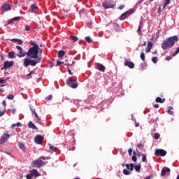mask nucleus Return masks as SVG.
<instances>
[{"label":"nucleus","instance_id":"obj_1","mask_svg":"<svg viewBox=\"0 0 179 179\" xmlns=\"http://www.w3.org/2000/svg\"><path fill=\"white\" fill-rule=\"evenodd\" d=\"M27 57L31 59L25 58L24 59L23 65L25 68H27L29 66H36L37 64L41 62L42 57L38 56L37 48H30L27 52Z\"/></svg>","mask_w":179,"mask_h":179},{"label":"nucleus","instance_id":"obj_2","mask_svg":"<svg viewBox=\"0 0 179 179\" xmlns=\"http://www.w3.org/2000/svg\"><path fill=\"white\" fill-rule=\"evenodd\" d=\"M177 41H178V36H177L168 38L162 43V50H169V48H172V47H174V44H176Z\"/></svg>","mask_w":179,"mask_h":179},{"label":"nucleus","instance_id":"obj_3","mask_svg":"<svg viewBox=\"0 0 179 179\" xmlns=\"http://www.w3.org/2000/svg\"><path fill=\"white\" fill-rule=\"evenodd\" d=\"M66 85L69 86V87H71V89H76L78 86V83H76L75 78H69L66 80Z\"/></svg>","mask_w":179,"mask_h":179},{"label":"nucleus","instance_id":"obj_4","mask_svg":"<svg viewBox=\"0 0 179 179\" xmlns=\"http://www.w3.org/2000/svg\"><path fill=\"white\" fill-rule=\"evenodd\" d=\"M104 9H110V8H114L115 6V2L113 0H106L102 4Z\"/></svg>","mask_w":179,"mask_h":179},{"label":"nucleus","instance_id":"obj_5","mask_svg":"<svg viewBox=\"0 0 179 179\" xmlns=\"http://www.w3.org/2000/svg\"><path fill=\"white\" fill-rule=\"evenodd\" d=\"M134 12H135V10H134V8H131V9L126 11L125 13H122L121 15V16L120 17V20H124V19H127V17H128V16L132 15V13H134Z\"/></svg>","mask_w":179,"mask_h":179},{"label":"nucleus","instance_id":"obj_6","mask_svg":"<svg viewBox=\"0 0 179 179\" xmlns=\"http://www.w3.org/2000/svg\"><path fill=\"white\" fill-rule=\"evenodd\" d=\"M45 160V157H41L40 159H36V161L33 162L32 166L33 167H41L43 166V160Z\"/></svg>","mask_w":179,"mask_h":179},{"label":"nucleus","instance_id":"obj_7","mask_svg":"<svg viewBox=\"0 0 179 179\" xmlns=\"http://www.w3.org/2000/svg\"><path fill=\"white\" fill-rule=\"evenodd\" d=\"M16 48L19 51V53L17 54V56L19 57V58H22V57H26V55H27V52L23 50V48H22V47L17 45Z\"/></svg>","mask_w":179,"mask_h":179},{"label":"nucleus","instance_id":"obj_8","mask_svg":"<svg viewBox=\"0 0 179 179\" xmlns=\"http://www.w3.org/2000/svg\"><path fill=\"white\" fill-rule=\"evenodd\" d=\"M13 64H15V62L13 61H6L3 63V66L1 68V71H6L8 68H12V66H13Z\"/></svg>","mask_w":179,"mask_h":179},{"label":"nucleus","instance_id":"obj_9","mask_svg":"<svg viewBox=\"0 0 179 179\" xmlns=\"http://www.w3.org/2000/svg\"><path fill=\"white\" fill-rule=\"evenodd\" d=\"M155 155V156L164 157L167 155V152L163 149H156Z\"/></svg>","mask_w":179,"mask_h":179},{"label":"nucleus","instance_id":"obj_10","mask_svg":"<svg viewBox=\"0 0 179 179\" xmlns=\"http://www.w3.org/2000/svg\"><path fill=\"white\" fill-rule=\"evenodd\" d=\"M44 139V137L41 135H36L34 141L36 145H41V143L43 142V140Z\"/></svg>","mask_w":179,"mask_h":179},{"label":"nucleus","instance_id":"obj_11","mask_svg":"<svg viewBox=\"0 0 179 179\" xmlns=\"http://www.w3.org/2000/svg\"><path fill=\"white\" fill-rule=\"evenodd\" d=\"M9 138H10L9 134L3 135L0 140V145H3V143H5V142H6Z\"/></svg>","mask_w":179,"mask_h":179},{"label":"nucleus","instance_id":"obj_12","mask_svg":"<svg viewBox=\"0 0 179 179\" xmlns=\"http://www.w3.org/2000/svg\"><path fill=\"white\" fill-rule=\"evenodd\" d=\"M125 66H128V68H130V69H134L135 68V64L132 62H129L128 60L124 62Z\"/></svg>","mask_w":179,"mask_h":179},{"label":"nucleus","instance_id":"obj_13","mask_svg":"<svg viewBox=\"0 0 179 179\" xmlns=\"http://www.w3.org/2000/svg\"><path fill=\"white\" fill-rule=\"evenodd\" d=\"M96 68L101 72H104L106 71V66H104V65L99 64V63H97L96 64Z\"/></svg>","mask_w":179,"mask_h":179},{"label":"nucleus","instance_id":"obj_14","mask_svg":"<svg viewBox=\"0 0 179 179\" xmlns=\"http://www.w3.org/2000/svg\"><path fill=\"white\" fill-rule=\"evenodd\" d=\"M170 169L167 167H164L161 171V177H164L167 173H170Z\"/></svg>","mask_w":179,"mask_h":179},{"label":"nucleus","instance_id":"obj_15","mask_svg":"<svg viewBox=\"0 0 179 179\" xmlns=\"http://www.w3.org/2000/svg\"><path fill=\"white\" fill-rule=\"evenodd\" d=\"M152 47H153V43L150 41L148 43V45L145 48V52L148 54V52H150V50H152Z\"/></svg>","mask_w":179,"mask_h":179},{"label":"nucleus","instance_id":"obj_16","mask_svg":"<svg viewBox=\"0 0 179 179\" xmlns=\"http://www.w3.org/2000/svg\"><path fill=\"white\" fill-rule=\"evenodd\" d=\"M134 167H135V165L132 163L126 164V169L127 170H129L130 171H134Z\"/></svg>","mask_w":179,"mask_h":179},{"label":"nucleus","instance_id":"obj_17","mask_svg":"<svg viewBox=\"0 0 179 179\" xmlns=\"http://www.w3.org/2000/svg\"><path fill=\"white\" fill-rule=\"evenodd\" d=\"M30 173H31L32 176L34 177H39L40 173H38V171L36 169H32L31 171H30Z\"/></svg>","mask_w":179,"mask_h":179},{"label":"nucleus","instance_id":"obj_18","mask_svg":"<svg viewBox=\"0 0 179 179\" xmlns=\"http://www.w3.org/2000/svg\"><path fill=\"white\" fill-rule=\"evenodd\" d=\"M3 10H10V6L8 3H6L1 6Z\"/></svg>","mask_w":179,"mask_h":179},{"label":"nucleus","instance_id":"obj_19","mask_svg":"<svg viewBox=\"0 0 179 179\" xmlns=\"http://www.w3.org/2000/svg\"><path fill=\"white\" fill-rule=\"evenodd\" d=\"M28 127L29 128H32V129H36V130L38 129V128H37L36 124H34V123H33L32 122H29Z\"/></svg>","mask_w":179,"mask_h":179},{"label":"nucleus","instance_id":"obj_20","mask_svg":"<svg viewBox=\"0 0 179 179\" xmlns=\"http://www.w3.org/2000/svg\"><path fill=\"white\" fill-rule=\"evenodd\" d=\"M29 44H31V45H33L32 47H31V48H37L38 45L36 44V41H30Z\"/></svg>","mask_w":179,"mask_h":179},{"label":"nucleus","instance_id":"obj_21","mask_svg":"<svg viewBox=\"0 0 179 179\" xmlns=\"http://www.w3.org/2000/svg\"><path fill=\"white\" fill-rule=\"evenodd\" d=\"M8 58H10V59L16 58V55L15 54V52H8Z\"/></svg>","mask_w":179,"mask_h":179},{"label":"nucleus","instance_id":"obj_22","mask_svg":"<svg viewBox=\"0 0 179 179\" xmlns=\"http://www.w3.org/2000/svg\"><path fill=\"white\" fill-rule=\"evenodd\" d=\"M155 101L157 103H164V101H166V99H162V98L158 96V97L156 98Z\"/></svg>","mask_w":179,"mask_h":179},{"label":"nucleus","instance_id":"obj_23","mask_svg":"<svg viewBox=\"0 0 179 179\" xmlns=\"http://www.w3.org/2000/svg\"><path fill=\"white\" fill-rule=\"evenodd\" d=\"M11 41H13V43H15V41H17L19 45H22V44H23V41L21 39H17V38H13L11 40Z\"/></svg>","mask_w":179,"mask_h":179},{"label":"nucleus","instance_id":"obj_24","mask_svg":"<svg viewBox=\"0 0 179 179\" xmlns=\"http://www.w3.org/2000/svg\"><path fill=\"white\" fill-rule=\"evenodd\" d=\"M65 56V52L64 50H59L58 52L59 58H63Z\"/></svg>","mask_w":179,"mask_h":179},{"label":"nucleus","instance_id":"obj_25","mask_svg":"<svg viewBox=\"0 0 179 179\" xmlns=\"http://www.w3.org/2000/svg\"><path fill=\"white\" fill-rule=\"evenodd\" d=\"M141 164H138V165L134 166V169L136 171H137V173H139V171H141Z\"/></svg>","mask_w":179,"mask_h":179},{"label":"nucleus","instance_id":"obj_26","mask_svg":"<svg viewBox=\"0 0 179 179\" xmlns=\"http://www.w3.org/2000/svg\"><path fill=\"white\" fill-rule=\"evenodd\" d=\"M70 37L73 43H76V41H78V38L76 36L71 35Z\"/></svg>","mask_w":179,"mask_h":179},{"label":"nucleus","instance_id":"obj_27","mask_svg":"<svg viewBox=\"0 0 179 179\" xmlns=\"http://www.w3.org/2000/svg\"><path fill=\"white\" fill-rule=\"evenodd\" d=\"M36 9H37V7L36 6V5L34 4H31V7H30V10L31 12H34V10H36Z\"/></svg>","mask_w":179,"mask_h":179},{"label":"nucleus","instance_id":"obj_28","mask_svg":"<svg viewBox=\"0 0 179 179\" xmlns=\"http://www.w3.org/2000/svg\"><path fill=\"white\" fill-rule=\"evenodd\" d=\"M18 148H20L22 150H24V144L22 143H19Z\"/></svg>","mask_w":179,"mask_h":179},{"label":"nucleus","instance_id":"obj_29","mask_svg":"<svg viewBox=\"0 0 179 179\" xmlns=\"http://www.w3.org/2000/svg\"><path fill=\"white\" fill-rule=\"evenodd\" d=\"M123 174H124V176H129V174H131V172L127 169H124Z\"/></svg>","mask_w":179,"mask_h":179},{"label":"nucleus","instance_id":"obj_30","mask_svg":"<svg viewBox=\"0 0 179 179\" xmlns=\"http://www.w3.org/2000/svg\"><path fill=\"white\" fill-rule=\"evenodd\" d=\"M6 97L8 100H13V99H15V96L13 94H8Z\"/></svg>","mask_w":179,"mask_h":179},{"label":"nucleus","instance_id":"obj_31","mask_svg":"<svg viewBox=\"0 0 179 179\" xmlns=\"http://www.w3.org/2000/svg\"><path fill=\"white\" fill-rule=\"evenodd\" d=\"M49 146H50V150H52V152H57V148H55L52 145H50V144H49Z\"/></svg>","mask_w":179,"mask_h":179},{"label":"nucleus","instance_id":"obj_32","mask_svg":"<svg viewBox=\"0 0 179 179\" xmlns=\"http://www.w3.org/2000/svg\"><path fill=\"white\" fill-rule=\"evenodd\" d=\"M36 50H37L38 55V54H43V50L40 48V46H38V48H36Z\"/></svg>","mask_w":179,"mask_h":179},{"label":"nucleus","instance_id":"obj_33","mask_svg":"<svg viewBox=\"0 0 179 179\" xmlns=\"http://www.w3.org/2000/svg\"><path fill=\"white\" fill-rule=\"evenodd\" d=\"M141 160H142V162H143V163H145V162H146V155H145V154H143L142 155V159H141Z\"/></svg>","mask_w":179,"mask_h":179},{"label":"nucleus","instance_id":"obj_34","mask_svg":"<svg viewBox=\"0 0 179 179\" xmlns=\"http://www.w3.org/2000/svg\"><path fill=\"white\" fill-rule=\"evenodd\" d=\"M85 40H86V41H87V43H92V41H93L92 40V38H90V36H86Z\"/></svg>","mask_w":179,"mask_h":179},{"label":"nucleus","instance_id":"obj_35","mask_svg":"<svg viewBox=\"0 0 179 179\" xmlns=\"http://www.w3.org/2000/svg\"><path fill=\"white\" fill-rule=\"evenodd\" d=\"M170 2H171V0H165V3H164L163 8H165V7L167 6V5H169V4H170Z\"/></svg>","mask_w":179,"mask_h":179},{"label":"nucleus","instance_id":"obj_36","mask_svg":"<svg viewBox=\"0 0 179 179\" xmlns=\"http://www.w3.org/2000/svg\"><path fill=\"white\" fill-rule=\"evenodd\" d=\"M179 53V47L176 49V50L173 52V54L172 55L173 57H176V55H177V54Z\"/></svg>","mask_w":179,"mask_h":179},{"label":"nucleus","instance_id":"obj_37","mask_svg":"<svg viewBox=\"0 0 179 179\" xmlns=\"http://www.w3.org/2000/svg\"><path fill=\"white\" fill-rule=\"evenodd\" d=\"M140 57L141 58L142 61L145 62V53L141 52Z\"/></svg>","mask_w":179,"mask_h":179},{"label":"nucleus","instance_id":"obj_38","mask_svg":"<svg viewBox=\"0 0 179 179\" xmlns=\"http://www.w3.org/2000/svg\"><path fill=\"white\" fill-rule=\"evenodd\" d=\"M154 138L156 140L159 139V138H160V134H159L157 133H155V135H154Z\"/></svg>","mask_w":179,"mask_h":179},{"label":"nucleus","instance_id":"obj_39","mask_svg":"<svg viewBox=\"0 0 179 179\" xmlns=\"http://www.w3.org/2000/svg\"><path fill=\"white\" fill-rule=\"evenodd\" d=\"M152 62H153L154 64H157V57H153L152 58Z\"/></svg>","mask_w":179,"mask_h":179},{"label":"nucleus","instance_id":"obj_40","mask_svg":"<svg viewBox=\"0 0 179 179\" xmlns=\"http://www.w3.org/2000/svg\"><path fill=\"white\" fill-rule=\"evenodd\" d=\"M26 178L27 179H32L33 176H32L31 173H30L29 174H27L26 176Z\"/></svg>","mask_w":179,"mask_h":179},{"label":"nucleus","instance_id":"obj_41","mask_svg":"<svg viewBox=\"0 0 179 179\" xmlns=\"http://www.w3.org/2000/svg\"><path fill=\"white\" fill-rule=\"evenodd\" d=\"M26 31H30V27L29 25H24Z\"/></svg>","mask_w":179,"mask_h":179},{"label":"nucleus","instance_id":"obj_42","mask_svg":"<svg viewBox=\"0 0 179 179\" xmlns=\"http://www.w3.org/2000/svg\"><path fill=\"white\" fill-rule=\"evenodd\" d=\"M137 31L139 36H142V31H141V26L138 27Z\"/></svg>","mask_w":179,"mask_h":179},{"label":"nucleus","instance_id":"obj_43","mask_svg":"<svg viewBox=\"0 0 179 179\" xmlns=\"http://www.w3.org/2000/svg\"><path fill=\"white\" fill-rule=\"evenodd\" d=\"M124 8H125V5L122 4L118 7V9H120V10H122Z\"/></svg>","mask_w":179,"mask_h":179},{"label":"nucleus","instance_id":"obj_44","mask_svg":"<svg viewBox=\"0 0 179 179\" xmlns=\"http://www.w3.org/2000/svg\"><path fill=\"white\" fill-rule=\"evenodd\" d=\"M52 95H49L48 96H47L45 98V100L48 101V100H52Z\"/></svg>","mask_w":179,"mask_h":179},{"label":"nucleus","instance_id":"obj_45","mask_svg":"<svg viewBox=\"0 0 179 179\" xmlns=\"http://www.w3.org/2000/svg\"><path fill=\"white\" fill-rule=\"evenodd\" d=\"M168 114H169L170 115H173V114H174V112H173V110L169 109L167 111Z\"/></svg>","mask_w":179,"mask_h":179},{"label":"nucleus","instance_id":"obj_46","mask_svg":"<svg viewBox=\"0 0 179 179\" xmlns=\"http://www.w3.org/2000/svg\"><path fill=\"white\" fill-rule=\"evenodd\" d=\"M131 160L133 162H136V160H138V159L136 158V156L134 155L132 157H131Z\"/></svg>","mask_w":179,"mask_h":179},{"label":"nucleus","instance_id":"obj_47","mask_svg":"<svg viewBox=\"0 0 179 179\" xmlns=\"http://www.w3.org/2000/svg\"><path fill=\"white\" fill-rule=\"evenodd\" d=\"M0 83H1V85L6 83V80L0 79Z\"/></svg>","mask_w":179,"mask_h":179},{"label":"nucleus","instance_id":"obj_48","mask_svg":"<svg viewBox=\"0 0 179 179\" xmlns=\"http://www.w3.org/2000/svg\"><path fill=\"white\" fill-rule=\"evenodd\" d=\"M19 19H20V17H13V20L14 22H16V21L19 20Z\"/></svg>","mask_w":179,"mask_h":179},{"label":"nucleus","instance_id":"obj_49","mask_svg":"<svg viewBox=\"0 0 179 179\" xmlns=\"http://www.w3.org/2000/svg\"><path fill=\"white\" fill-rule=\"evenodd\" d=\"M30 109H31V111L32 114H34V115L35 114H37V113H36V110H34V109L31 108H30Z\"/></svg>","mask_w":179,"mask_h":179},{"label":"nucleus","instance_id":"obj_50","mask_svg":"<svg viewBox=\"0 0 179 179\" xmlns=\"http://www.w3.org/2000/svg\"><path fill=\"white\" fill-rule=\"evenodd\" d=\"M61 64H64V62H61V61H57V66H59V65H61Z\"/></svg>","mask_w":179,"mask_h":179},{"label":"nucleus","instance_id":"obj_51","mask_svg":"<svg viewBox=\"0 0 179 179\" xmlns=\"http://www.w3.org/2000/svg\"><path fill=\"white\" fill-rule=\"evenodd\" d=\"M128 152H129V156H131L132 155V149L131 148L129 149Z\"/></svg>","mask_w":179,"mask_h":179},{"label":"nucleus","instance_id":"obj_52","mask_svg":"<svg viewBox=\"0 0 179 179\" xmlns=\"http://www.w3.org/2000/svg\"><path fill=\"white\" fill-rule=\"evenodd\" d=\"M16 127H17L16 124H13L11 125L12 129H15V128H16Z\"/></svg>","mask_w":179,"mask_h":179},{"label":"nucleus","instance_id":"obj_53","mask_svg":"<svg viewBox=\"0 0 179 179\" xmlns=\"http://www.w3.org/2000/svg\"><path fill=\"white\" fill-rule=\"evenodd\" d=\"M67 69H68V72H69V75H73L72 71H71V69L68 68Z\"/></svg>","mask_w":179,"mask_h":179},{"label":"nucleus","instance_id":"obj_54","mask_svg":"<svg viewBox=\"0 0 179 179\" xmlns=\"http://www.w3.org/2000/svg\"><path fill=\"white\" fill-rule=\"evenodd\" d=\"M5 111H1L0 110V117H2V115H4Z\"/></svg>","mask_w":179,"mask_h":179},{"label":"nucleus","instance_id":"obj_55","mask_svg":"<svg viewBox=\"0 0 179 179\" xmlns=\"http://www.w3.org/2000/svg\"><path fill=\"white\" fill-rule=\"evenodd\" d=\"M2 104L3 107H6V101H3Z\"/></svg>","mask_w":179,"mask_h":179},{"label":"nucleus","instance_id":"obj_56","mask_svg":"<svg viewBox=\"0 0 179 179\" xmlns=\"http://www.w3.org/2000/svg\"><path fill=\"white\" fill-rule=\"evenodd\" d=\"M13 19L8 21V24H12L13 23Z\"/></svg>","mask_w":179,"mask_h":179},{"label":"nucleus","instance_id":"obj_57","mask_svg":"<svg viewBox=\"0 0 179 179\" xmlns=\"http://www.w3.org/2000/svg\"><path fill=\"white\" fill-rule=\"evenodd\" d=\"M154 108H159V104H154Z\"/></svg>","mask_w":179,"mask_h":179},{"label":"nucleus","instance_id":"obj_58","mask_svg":"<svg viewBox=\"0 0 179 179\" xmlns=\"http://www.w3.org/2000/svg\"><path fill=\"white\" fill-rule=\"evenodd\" d=\"M138 148H139V149H141V148H143V145L140 143V144L138 145Z\"/></svg>","mask_w":179,"mask_h":179},{"label":"nucleus","instance_id":"obj_59","mask_svg":"<svg viewBox=\"0 0 179 179\" xmlns=\"http://www.w3.org/2000/svg\"><path fill=\"white\" fill-rule=\"evenodd\" d=\"M16 125H17V127H22V123L17 122V123L16 124Z\"/></svg>","mask_w":179,"mask_h":179},{"label":"nucleus","instance_id":"obj_60","mask_svg":"<svg viewBox=\"0 0 179 179\" xmlns=\"http://www.w3.org/2000/svg\"><path fill=\"white\" fill-rule=\"evenodd\" d=\"M75 64V62H72V63L71 64H68V65H71V66H72V65H74Z\"/></svg>","mask_w":179,"mask_h":179},{"label":"nucleus","instance_id":"obj_61","mask_svg":"<svg viewBox=\"0 0 179 179\" xmlns=\"http://www.w3.org/2000/svg\"><path fill=\"white\" fill-rule=\"evenodd\" d=\"M170 59H171V57H168L166 58V61H170Z\"/></svg>","mask_w":179,"mask_h":179},{"label":"nucleus","instance_id":"obj_62","mask_svg":"<svg viewBox=\"0 0 179 179\" xmlns=\"http://www.w3.org/2000/svg\"><path fill=\"white\" fill-rule=\"evenodd\" d=\"M141 45H143V47H145V45H146V41H144L143 44H141Z\"/></svg>","mask_w":179,"mask_h":179},{"label":"nucleus","instance_id":"obj_63","mask_svg":"<svg viewBox=\"0 0 179 179\" xmlns=\"http://www.w3.org/2000/svg\"><path fill=\"white\" fill-rule=\"evenodd\" d=\"M135 127H136V128H138V127H139V123H136V124H135Z\"/></svg>","mask_w":179,"mask_h":179},{"label":"nucleus","instance_id":"obj_64","mask_svg":"<svg viewBox=\"0 0 179 179\" xmlns=\"http://www.w3.org/2000/svg\"><path fill=\"white\" fill-rule=\"evenodd\" d=\"M34 115H35L36 118H37L38 120V115H37V113H35Z\"/></svg>","mask_w":179,"mask_h":179}]
</instances>
